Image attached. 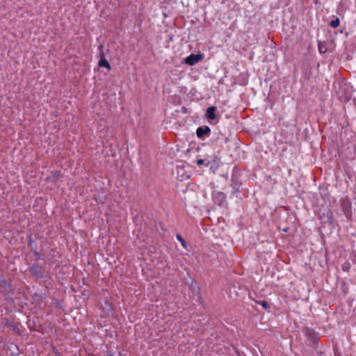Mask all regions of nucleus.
<instances>
[{
  "label": "nucleus",
  "instance_id": "1",
  "mask_svg": "<svg viewBox=\"0 0 356 356\" xmlns=\"http://www.w3.org/2000/svg\"><path fill=\"white\" fill-rule=\"evenodd\" d=\"M98 49V58H99L98 65L99 67H104L108 69V70H111V66L108 62V60L105 58V55L104 52V45L99 44L97 47Z\"/></svg>",
  "mask_w": 356,
  "mask_h": 356
},
{
  "label": "nucleus",
  "instance_id": "2",
  "mask_svg": "<svg viewBox=\"0 0 356 356\" xmlns=\"http://www.w3.org/2000/svg\"><path fill=\"white\" fill-rule=\"evenodd\" d=\"M202 58L203 56L201 54H192L187 56L186 58H185L184 63L188 65L192 66L200 62L202 59Z\"/></svg>",
  "mask_w": 356,
  "mask_h": 356
},
{
  "label": "nucleus",
  "instance_id": "3",
  "mask_svg": "<svg viewBox=\"0 0 356 356\" xmlns=\"http://www.w3.org/2000/svg\"><path fill=\"white\" fill-rule=\"evenodd\" d=\"M305 334L307 337V338L311 341V343L312 344H315L318 342V334L314 329L306 327L305 330Z\"/></svg>",
  "mask_w": 356,
  "mask_h": 356
},
{
  "label": "nucleus",
  "instance_id": "4",
  "mask_svg": "<svg viewBox=\"0 0 356 356\" xmlns=\"http://www.w3.org/2000/svg\"><path fill=\"white\" fill-rule=\"evenodd\" d=\"M226 195L223 192L216 191L213 193V200L215 204L221 206L226 202Z\"/></svg>",
  "mask_w": 356,
  "mask_h": 356
},
{
  "label": "nucleus",
  "instance_id": "5",
  "mask_svg": "<svg viewBox=\"0 0 356 356\" xmlns=\"http://www.w3.org/2000/svg\"><path fill=\"white\" fill-rule=\"evenodd\" d=\"M29 270L31 274L38 277H43V270L41 266L36 264H33L29 268Z\"/></svg>",
  "mask_w": 356,
  "mask_h": 356
},
{
  "label": "nucleus",
  "instance_id": "6",
  "mask_svg": "<svg viewBox=\"0 0 356 356\" xmlns=\"http://www.w3.org/2000/svg\"><path fill=\"white\" fill-rule=\"evenodd\" d=\"M211 129L208 126L200 127L196 130V135L200 139H204L206 136H209Z\"/></svg>",
  "mask_w": 356,
  "mask_h": 356
},
{
  "label": "nucleus",
  "instance_id": "7",
  "mask_svg": "<svg viewBox=\"0 0 356 356\" xmlns=\"http://www.w3.org/2000/svg\"><path fill=\"white\" fill-rule=\"evenodd\" d=\"M232 184L231 186L234 190V193H239L240 192V187L241 186V182L236 176H232L231 179Z\"/></svg>",
  "mask_w": 356,
  "mask_h": 356
},
{
  "label": "nucleus",
  "instance_id": "8",
  "mask_svg": "<svg viewBox=\"0 0 356 356\" xmlns=\"http://www.w3.org/2000/svg\"><path fill=\"white\" fill-rule=\"evenodd\" d=\"M216 111L215 106H210L207 109L206 117L208 120H213L216 118Z\"/></svg>",
  "mask_w": 356,
  "mask_h": 356
},
{
  "label": "nucleus",
  "instance_id": "9",
  "mask_svg": "<svg viewBox=\"0 0 356 356\" xmlns=\"http://www.w3.org/2000/svg\"><path fill=\"white\" fill-rule=\"evenodd\" d=\"M0 286L5 293H10L13 289L11 285L5 279L0 280Z\"/></svg>",
  "mask_w": 356,
  "mask_h": 356
},
{
  "label": "nucleus",
  "instance_id": "10",
  "mask_svg": "<svg viewBox=\"0 0 356 356\" xmlns=\"http://www.w3.org/2000/svg\"><path fill=\"white\" fill-rule=\"evenodd\" d=\"M2 324L6 327L12 328L13 330H15L17 328L15 324L13 321H10L8 318H2Z\"/></svg>",
  "mask_w": 356,
  "mask_h": 356
},
{
  "label": "nucleus",
  "instance_id": "11",
  "mask_svg": "<svg viewBox=\"0 0 356 356\" xmlns=\"http://www.w3.org/2000/svg\"><path fill=\"white\" fill-rule=\"evenodd\" d=\"M334 19H332L330 22V26L332 27V28H337L339 26V24H340V19L339 17H333Z\"/></svg>",
  "mask_w": 356,
  "mask_h": 356
},
{
  "label": "nucleus",
  "instance_id": "12",
  "mask_svg": "<svg viewBox=\"0 0 356 356\" xmlns=\"http://www.w3.org/2000/svg\"><path fill=\"white\" fill-rule=\"evenodd\" d=\"M318 51L320 54H325L327 51L326 44L318 42Z\"/></svg>",
  "mask_w": 356,
  "mask_h": 356
},
{
  "label": "nucleus",
  "instance_id": "13",
  "mask_svg": "<svg viewBox=\"0 0 356 356\" xmlns=\"http://www.w3.org/2000/svg\"><path fill=\"white\" fill-rule=\"evenodd\" d=\"M177 239L181 243L183 248H187V243L186 241L181 236V235L177 234Z\"/></svg>",
  "mask_w": 356,
  "mask_h": 356
},
{
  "label": "nucleus",
  "instance_id": "14",
  "mask_svg": "<svg viewBox=\"0 0 356 356\" xmlns=\"http://www.w3.org/2000/svg\"><path fill=\"white\" fill-rule=\"evenodd\" d=\"M343 211H344V213L345 215L348 217L349 216H350L351 214V211H350V207L348 204L347 205H343Z\"/></svg>",
  "mask_w": 356,
  "mask_h": 356
},
{
  "label": "nucleus",
  "instance_id": "15",
  "mask_svg": "<svg viewBox=\"0 0 356 356\" xmlns=\"http://www.w3.org/2000/svg\"><path fill=\"white\" fill-rule=\"evenodd\" d=\"M259 305H261L265 309H267L269 308V303L266 300H261L258 302Z\"/></svg>",
  "mask_w": 356,
  "mask_h": 356
},
{
  "label": "nucleus",
  "instance_id": "16",
  "mask_svg": "<svg viewBox=\"0 0 356 356\" xmlns=\"http://www.w3.org/2000/svg\"><path fill=\"white\" fill-rule=\"evenodd\" d=\"M350 266V264L348 262H346L342 266V270L343 271H348Z\"/></svg>",
  "mask_w": 356,
  "mask_h": 356
},
{
  "label": "nucleus",
  "instance_id": "17",
  "mask_svg": "<svg viewBox=\"0 0 356 356\" xmlns=\"http://www.w3.org/2000/svg\"><path fill=\"white\" fill-rule=\"evenodd\" d=\"M34 256L35 257V260L38 261V260L41 259V254L38 252L35 251Z\"/></svg>",
  "mask_w": 356,
  "mask_h": 356
},
{
  "label": "nucleus",
  "instance_id": "18",
  "mask_svg": "<svg viewBox=\"0 0 356 356\" xmlns=\"http://www.w3.org/2000/svg\"><path fill=\"white\" fill-rule=\"evenodd\" d=\"M204 163V159H197V165H202Z\"/></svg>",
  "mask_w": 356,
  "mask_h": 356
}]
</instances>
